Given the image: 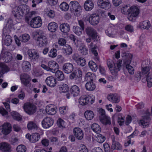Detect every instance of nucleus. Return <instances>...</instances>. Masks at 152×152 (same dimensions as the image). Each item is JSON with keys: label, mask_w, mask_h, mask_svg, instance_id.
<instances>
[{"label": "nucleus", "mask_w": 152, "mask_h": 152, "mask_svg": "<svg viewBox=\"0 0 152 152\" xmlns=\"http://www.w3.org/2000/svg\"><path fill=\"white\" fill-rule=\"evenodd\" d=\"M79 50L83 55H86L88 53V50L86 48V46L84 45H82L80 46Z\"/></svg>", "instance_id": "obj_43"}, {"label": "nucleus", "mask_w": 152, "mask_h": 152, "mask_svg": "<svg viewBox=\"0 0 152 152\" xmlns=\"http://www.w3.org/2000/svg\"><path fill=\"white\" fill-rule=\"evenodd\" d=\"M131 62V60L129 59L125 61L124 62V63L129 73L132 75L134 73V69L133 67L130 65Z\"/></svg>", "instance_id": "obj_22"}, {"label": "nucleus", "mask_w": 152, "mask_h": 152, "mask_svg": "<svg viewBox=\"0 0 152 152\" xmlns=\"http://www.w3.org/2000/svg\"><path fill=\"white\" fill-rule=\"evenodd\" d=\"M69 4L70 10L72 11L78 12L81 9V7L79 3L76 1H71Z\"/></svg>", "instance_id": "obj_15"}, {"label": "nucleus", "mask_w": 152, "mask_h": 152, "mask_svg": "<svg viewBox=\"0 0 152 152\" xmlns=\"http://www.w3.org/2000/svg\"><path fill=\"white\" fill-rule=\"evenodd\" d=\"M57 55V50L54 48L51 49L48 53L49 56L53 58L55 57Z\"/></svg>", "instance_id": "obj_56"}, {"label": "nucleus", "mask_w": 152, "mask_h": 152, "mask_svg": "<svg viewBox=\"0 0 152 152\" xmlns=\"http://www.w3.org/2000/svg\"><path fill=\"white\" fill-rule=\"evenodd\" d=\"M53 124V119L50 117L45 118L42 122V126L45 128H48L50 127Z\"/></svg>", "instance_id": "obj_12"}, {"label": "nucleus", "mask_w": 152, "mask_h": 152, "mask_svg": "<svg viewBox=\"0 0 152 152\" xmlns=\"http://www.w3.org/2000/svg\"><path fill=\"white\" fill-rule=\"evenodd\" d=\"M70 91L73 96H77L79 95L80 93V88L78 86L74 85L71 87Z\"/></svg>", "instance_id": "obj_24"}, {"label": "nucleus", "mask_w": 152, "mask_h": 152, "mask_svg": "<svg viewBox=\"0 0 152 152\" xmlns=\"http://www.w3.org/2000/svg\"><path fill=\"white\" fill-rule=\"evenodd\" d=\"M9 68L5 64L0 62V77L4 73L9 71Z\"/></svg>", "instance_id": "obj_25"}, {"label": "nucleus", "mask_w": 152, "mask_h": 152, "mask_svg": "<svg viewBox=\"0 0 152 152\" xmlns=\"http://www.w3.org/2000/svg\"><path fill=\"white\" fill-rule=\"evenodd\" d=\"M58 28L57 23L55 22L50 23L48 26V30L51 32H55Z\"/></svg>", "instance_id": "obj_32"}, {"label": "nucleus", "mask_w": 152, "mask_h": 152, "mask_svg": "<svg viewBox=\"0 0 152 152\" xmlns=\"http://www.w3.org/2000/svg\"><path fill=\"white\" fill-rule=\"evenodd\" d=\"M99 16L96 14H92L89 17V23L92 25L95 26L97 25L99 22Z\"/></svg>", "instance_id": "obj_14"}, {"label": "nucleus", "mask_w": 152, "mask_h": 152, "mask_svg": "<svg viewBox=\"0 0 152 152\" xmlns=\"http://www.w3.org/2000/svg\"><path fill=\"white\" fill-rule=\"evenodd\" d=\"M63 51L66 56L71 54L72 52V49L71 47L69 45H66L63 48Z\"/></svg>", "instance_id": "obj_31"}, {"label": "nucleus", "mask_w": 152, "mask_h": 152, "mask_svg": "<svg viewBox=\"0 0 152 152\" xmlns=\"http://www.w3.org/2000/svg\"><path fill=\"white\" fill-rule=\"evenodd\" d=\"M41 66L47 71L50 72L52 73H55L58 68V64L53 61H51L48 63V66L44 64H42Z\"/></svg>", "instance_id": "obj_6"}, {"label": "nucleus", "mask_w": 152, "mask_h": 152, "mask_svg": "<svg viewBox=\"0 0 152 152\" xmlns=\"http://www.w3.org/2000/svg\"><path fill=\"white\" fill-rule=\"evenodd\" d=\"M100 120L102 123L106 125L111 124L110 118L107 115L104 117L102 116Z\"/></svg>", "instance_id": "obj_38"}, {"label": "nucleus", "mask_w": 152, "mask_h": 152, "mask_svg": "<svg viewBox=\"0 0 152 152\" xmlns=\"http://www.w3.org/2000/svg\"><path fill=\"white\" fill-rule=\"evenodd\" d=\"M5 38L4 43L7 46L10 45L12 41V38L10 35H7L4 37Z\"/></svg>", "instance_id": "obj_52"}, {"label": "nucleus", "mask_w": 152, "mask_h": 152, "mask_svg": "<svg viewBox=\"0 0 152 152\" xmlns=\"http://www.w3.org/2000/svg\"><path fill=\"white\" fill-rule=\"evenodd\" d=\"M114 31V28H112L111 26H110L108 28L107 30L106 31V33L108 36L113 37H114V35L113 34V33Z\"/></svg>", "instance_id": "obj_54"}, {"label": "nucleus", "mask_w": 152, "mask_h": 152, "mask_svg": "<svg viewBox=\"0 0 152 152\" xmlns=\"http://www.w3.org/2000/svg\"><path fill=\"white\" fill-rule=\"evenodd\" d=\"M150 71L149 67H145L142 69V73L139 72H138L136 75L137 81L141 79L143 83L147 82L149 87H151L152 86V69L151 71L150 72Z\"/></svg>", "instance_id": "obj_1"}, {"label": "nucleus", "mask_w": 152, "mask_h": 152, "mask_svg": "<svg viewBox=\"0 0 152 152\" xmlns=\"http://www.w3.org/2000/svg\"><path fill=\"white\" fill-rule=\"evenodd\" d=\"M97 4L100 8L106 10H109L111 7L110 3L108 0H99Z\"/></svg>", "instance_id": "obj_11"}, {"label": "nucleus", "mask_w": 152, "mask_h": 152, "mask_svg": "<svg viewBox=\"0 0 152 152\" xmlns=\"http://www.w3.org/2000/svg\"><path fill=\"white\" fill-rule=\"evenodd\" d=\"M58 126L60 128H63L64 126V121L61 118H59L57 122Z\"/></svg>", "instance_id": "obj_62"}, {"label": "nucleus", "mask_w": 152, "mask_h": 152, "mask_svg": "<svg viewBox=\"0 0 152 152\" xmlns=\"http://www.w3.org/2000/svg\"><path fill=\"white\" fill-rule=\"evenodd\" d=\"M4 104L7 111L6 110L3 108H0V113L3 115H7L8 113V111H10V107L9 104L7 102L4 103Z\"/></svg>", "instance_id": "obj_28"}, {"label": "nucleus", "mask_w": 152, "mask_h": 152, "mask_svg": "<svg viewBox=\"0 0 152 152\" xmlns=\"http://www.w3.org/2000/svg\"><path fill=\"white\" fill-rule=\"evenodd\" d=\"M28 54L30 58L36 59L39 57V55L34 50H29L28 51Z\"/></svg>", "instance_id": "obj_30"}, {"label": "nucleus", "mask_w": 152, "mask_h": 152, "mask_svg": "<svg viewBox=\"0 0 152 152\" xmlns=\"http://www.w3.org/2000/svg\"><path fill=\"white\" fill-rule=\"evenodd\" d=\"M59 90L62 92L65 93L69 90V88L68 86L66 84H63L60 85L59 86Z\"/></svg>", "instance_id": "obj_49"}, {"label": "nucleus", "mask_w": 152, "mask_h": 152, "mask_svg": "<svg viewBox=\"0 0 152 152\" xmlns=\"http://www.w3.org/2000/svg\"><path fill=\"white\" fill-rule=\"evenodd\" d=\"M45 81L48 86L52 87L55 86L56 84V79L53 77L52 76L47 77Z\"/></svg>", "instance_id": "obj_21"}, {"label": "nucleus", "mask_w": 152, "mask_h": 152, "mask_svg": "<svg viewBox=\"0 0 152 152\" xmlns=\"http://www.w3.org/2000/svg\"><path fill=\"white\" fill-rule=\"evenodd\" d=\"M76 75V76L78 79V83H79L80 81V78L82 76V72L81 70L79 68L76 69L73 72Z\"/></svg>", "instance_id": "obj_47"}, {"label": "nucleus", "mask_w": 152, "mask_h": 152, "mask_svg": "<svg viewBox=\"0 0 152 152\" xmlns=\"http://www.w3.org/2000/svg\"><path fill=\"white\" fill-rule=\"evenodd\" d=\"M91 129L94 132L99 133L101 131L100 126L96 123H94L91 126Z\"/></svg>", "instance_id": "obj_41"}, {"label": "nucleus", "mask_w": 152, "mask_h": 152, "mask_svg": "<svg viewBox=\"0 0 152 152\" xmlns=\"http://www.w3.org/2000/svg\"><path fill=\"white\" fill-rule=\"evenodd\" d=\"M142 113L144 114L142 117V119L139 122V123L143 128L147 127L149 125V123L151 120V116L150 112L148 110H147L145 112H143V110H141Z\"/></svg>", "instance_id": "obj_4"}, {"label": "nucleus", "mask_w": 152, "mask_h": 152, "mask_svg": "<svg viewBox=\"0 0 152 152\" xmlns=\"http://www.w3.org/2000/svg\"><path fill=\"white\" fill-rule=\"evenodd\" d=\"M12 12L15 17L18 18L23 16V12L21 7L19 6H16L12 10Z\"/></svg>", "instance_id": "obj_16"}, {"label": "nucleus", "mask_w": 152, "mask_h": 152, "mask_svg": "<svg viewBox=\"0 0 152 152\" xmlns=\"http://www.w3.org/2000/svg\"><path fill=\"white\" fill-rule=\"evenodd\" d=\"M66 40L64 38H59L58 41V44L60 45H64L66 43Z\"/></svg>", "instance_id": "obj_64"}, {"label": "nucleus", "mask_w": 152, "mask_h": 152, "mask_svg": "<svg viewBox=\"0 0 152 152\" xmlns=\"http://www.w3.org/2000/svg\"><path fill=\"white\" fill-rule=\"evenodd\" d=\"M88 65L90 68L93 71L95 72L97 69L98 67L97 64L92 61H89L88 63Z\"/></svg>", "instance_id": "obj_45"}, {"label": "nucleus", "mask_w": 152, "mask_h": 152, "mask_svg": "<svg viewBox=\"0 0 152 152\" xmlns=\"http://www.w3.org/2000/svg\"><path fill=\"white\" fill-rule=\"evenodd\" d=\"M112 145L111 149L108 143H105L104 144L105 152H110L111 150L113 151L115 149L120 150L121 149V145L118 142L115 141L114 137L112 138Z\"/></svg>", "instance_id": "obj_5"}, {"label": "nucleus", "mask_w": 152, "mask_h": 152, "mask_svg": "<svg viewBox=\"0 0 152 152\" xmlns=\"http://www.w3.org/2000/svg\"><path fill=\"white\" fill-rule=\"evenodd\" d=\"M31 80H21L22 83L25 86L29 88L31 86V84L30 83Z\"/></svg>", "instance_id": "obj_60"}, {"label": "nucleus", "mask_w": 152, "mask_h": 152, "mask_svg": "<svg viewBox=\"0 0 152 152\" xmlns=\"http://www.w3.org/2000/svg\"><path fill=\"white\" fill-rule=\"evenodd\" d=\"M121 56L123 58V59L124 60V62L126 61L129 59L131 60L132 58V56L131 54L128 53H126L125 52H123L121 54Z\"/></svg>", "instance_id": "obj_48"}, {"label": "nucleus", "mask_w": 152, "mask_h": 152, "mask_svg": "<svg viewBox=\"0 0 152 152\" xmlns=\"http://www.w3.org/2000/svg\"><path fill=\"white\" fill-rule=\"evenodd\" d=\"M56 77L58 80H62L64 78V75L63 72L60 70H57L55 72Z\"/></svg>", "instance_id": "obj_40"}, {"label": "nucleus", "mask_w": 152, "mask_h": 152, "mask_svg": "<svg viewBox=\"0 0 152 152\" xmlns=\"http://www.w3.org/2000/svg\"><path fill=\"white\" fill-rule=\"evenodd\" d=\"M60 7L62 10L66 11L69 9V6L66 2H64L61 4L60 5Z\"/></svg>", "instance_id": "obj_53"}, {"label": "nucleus", "mask_w": 152, "mask_h": 152, "mask_svg": "<svg viewBox=\"0 0 152 152\" xmlns=\"http://www.w3.org/2000/svg\"><path fill=\"white\" fill-rule=\"evenodd\" d=\"M12 59L11 54L9 52L2 50L0 57V62H4L6 63L10 61Z\"/></svg>", "instance_id": "obj_8"}, {"label": "nucleus", "mask_w": 152, "mask_h": 152, "mask_svg": "<svg viewBox=\"0 0 152 152\" xmlns=\"http://www.w3.org/2000/svg\"><path fill=\"white\" fill-rule=\"evenodd\" d=\"M60 28L61 32L66 33L69 31L70 26L67 23H63L60 25Z\"/></svg>", "instance_id": "obj_26"}, {"label": "nucleus", "mask_w": 152, "mask_h": 152, "mask_svg": "<svg viewBox=\"0 0 152 152\" xmlns=\"http://www.w3.org/2000/svg\"><path fill=\"white\" fill-rule=\"evenodd\" d=\"M30 38V36L27 34H24L19 37L20 41L23 42H26L28 41Z\"/></svg>", "instance_id": "obj_44"}, {"label": "nucleus", "mask_w": 152, "mask_h": 152, "mask_svg": "<svg viewBox=\"0 0 152 152\" xmlns=\"http://www.w3.org/2000/svg\"><path fill=\"white\" fill-rule=\"evenodd\" d=\"M68 109L67 106H63L59 108V110L61 113L65 114L67 113Z\"/></svg>", "instance_id": "obj_61"}, {"label": "nucleus", "mask_w": 152, "mask_h": 152, "mask_svg": "<svg viewBox=\"0 0 152 152\" xmlns=\"http://www.w3.org/2000/svg\"><path fill=\"white\" fill-rule=\"evenodd\" d=\"M107 98L109 101L114 103H118L120 101L119 97L116 94H110L107 96Z\"/></svg>", "instance_id": "obj_23"}, {"label": "nucleus", "mask_w": 152, "mask_h": 152, "mask_svg": "<svg viewBox=\"0 0 152 152\" xmlns=\"http://www.w3.org/2000/svg\"><path fill=\"white\" fill-rule=\"evenodd\" d=\"M57 108L53 105L50 104L47 105L46 107V111L47 114L50 115H54L56 112Z\"/></svg>", "instance_id": "obj_19"}, {"label": "nucleus", "mask_w": 152, "mask_h": 152, "mask_svg": "<svg viewBox=\"0 0 152 152\" xmlns=\"http://www.w3.org/2000/svg\"><path fill=\"white\" fill-rule=\"evenodd\" d=\"M40 137L39 134L35 133L31 135L30 142L34 143L38 141L40 139Z\"/></svg>", "instance_id": "obj_34"}, {"label": "nucleus", "mask_w": 152, "mask_h": 152, "mask_svg": "<svg viewBox=\"0 0 152 152\" xmlns=\"http://www.w3.org/2000/svg\"><path fill=\"white\" fill-rule=\"evenodd\" d=\"M95 74L90 72L87 73L85 77V80L86 81H93L95 77Z\"/></svg>", "instance_id": "obj_35"}, {"label": "nucleus", "mask_w": 152, "mask_h": 152, "mask_svg": "<svg viewBox=\"0 0 152 152\" xmlns=\"http://www.w3.org/2000/svg\"><path fill=\"white\" fill-rule=\"evenodd\" d=\"M94 7V4L92 1L90 0H87L84 4V8L87 11L91 10Z\"/></svg>", "instance_id": "obj_27"}, {"label": "nucleus", "mask_w": 152, "mask_h": 152, "mask_svg": "<svg viewBox=\"0 0 152 152\" xmlns=\"http://www.w3.org/2000/svg\"><path fill=\"white\" fill-rule=\"evenodd\" d=\"M0 149L4 152H9L11 149V146L7 142H2L0 143Z\"/></svg>", "instance_id": "obj_20"}, {"label": "nucleus", "mask_w": 152, "mask_h": 152, "mask_svg": "<svg viewBox=\"0 0 152 152\" xmlns=\"http://www.w3.org/2000/svg\"><path fill=\"white\" fill-rule=\"evenodd\" d=\"M3 34L2 35V37L3 38H4V37L7 35H9L8 34L10 32V30L7 27H5L4 28L3 30Z\"/></svg>", "instance_id": "obj_58"}, {"label": "nucleus", "mask_w": 152, "mask_h": 152, "mask_svg": "<svg viewBox=\"0 0 152 152\" xmlns=\"http://www.w3.org/2000/svg\"><path fill=\"white\" fill-rule=\"evenodd\" d=\"M23 108L25 112L29 115L34 114L36 111V106L29 102L24 104Z\"/></svg>", "instance_id": "obj_7"}, {"label": "nucleus", "mask_w": 152, "mask_h": 152, "mask_svg": "<svg viewBox=\"0 0 152 152\" xmlns=\"http://www.w3.org/2000/svg\"><path fill=\"white\" fill-rule=\"evenodd\" d=\"M77 64L80 66H85L86 64V61L84 58H80L77 61Z\"/></svg>", "instance_id": "obj_59"}, {"label": "nucleus", "mask_w": 152, "mask_h": 152, "mask_svg": "<svg viewBox=\"0 0 152 152\" xmlns=\"http://www.w3.org/2000/svg\"><path fill=\"white\" fill-rule=\"evenodd\" d=\"M11 114L14 119L18 121L21 120V117L17 112L14 111H12L11 113Z\"/></svg>", "instance_id": "obj_50"}, {"label": "nucleus", "mask_w": 152, "mask_h": 152, "mask_svg": "<svg viewBox=\"0 0 152 152\" xmlns=\"http://www.w3.org/2000/svg\"><path fill=\"white\" fill-rule=\"evenodd\" d=\"M89 99L86 96H82L79 99V103L82 105H85L88 103Z\"/></svg>", "instance_id": "obj_36"}, {"label": "nucleus", "mask_w": 152, "mask_h": 152, "mask_svg": "<svg viewBox=\"0 0 152 152\" xmlns=\"http://www.w3.org/2000/svg\"><path fill=\"white\" fill-rule=\"evenodd\" d=\"M121 11L123 14H128L127 18L131 21H134L135 17L139 13V10L136 6L129 7L127 5L125 6L122 8Z\"/></svg>", "instance_id": "obj_2"}, {"label": "nucleus", "mask_w": 152, "mask_h": 152, "mask_svg": "<svg viewBox=\"0 0 152 152\" xmlns=\"http://www.w3.org/2000/svg\"><path fill=\"white\" fill-rule=\"evenodd\" d=\"M115 66L114 67H113L111 69H110L111 74L114 76V77L118 75V73L120 69H119L115 65H114Z\"/></svg>", "instance_id": "obj_51"}, {"label": "nucleus", "mask_w": 152, "mask_h": 152, "mask_svg": "<svg viewBox=\"0 0 152 152\" xmlns=\"http://www.w3.org/2000/svg\"><path fill=\"white\" fill-rule=\"evenodd\" d=\"M33 34L34 36H37V43L39 46L41 47L47 44L48 43L47 38L45 36L43 35L42 31H35Z\"/></svg>", "instance_id": "obj_3"}, {"label": "nucleus", "mask_w": 152, "mask_h": 152, "mask_svg": "<svg viewBox=\"0 0 152 152\" xmlns=\"http://www.w3.org/2000/svg\"><path fill=\"white\" fill-rule=\"evenodd\" d=\"M27 128L29 130L36 129L37 128V126L35 122L30 121L28 122Z\"/></svg>", "instance_id": "obj_42"}, {"label": "nucleus", "mask_w": 152, "mask_h": 152, "mask_svg": "<svg viewBox=\"0 0 152 152\" xmlns=\"http://www.w3.org/2000/svg\"><path fill=\"white\" fill-rule=\"evenodd\" d=\"M84 116L85 118L88 120L92 119L94 116V114L93 112L90 110H88L85 111L84 113Z\"/></svg>", "instance_id": "obj_37"}, {"label": "nucleus", "mask_w": 152, "mask_h": 152, "mask_svg": "<svg viewBox=\"0 0 152 152\" xmlns=\"http://www.w3.org/2000/svg\"><path fill=\"white\" fill-rule=\"evenodd\" d=\"M42 24V21L39 17L33 18L30 22V25L32 28H37L40 27Z\"/></svg>", "instance_id": "obj_10"}, {"label": "nucleus", "mask_w": 152, "mask_h": 152, "mask_svg": "<svg viewBox=\"0 0 152 152\" xmlns=\"http://www.w3.org/2000/svg\"><path fill=\"white\" fill-rule=\"evenodd\" d=\"M75 136L78 140H81L83 137L84 134L83 130L79 127H75L73 130Z\"/></svg>", "instance_id": "obj_13"}, {"label": "nucleus", "mask_w": 152, "mask_h": 152, "mask_svg": "<svg viewBox=\"0 0 152 152\" xmlns=\"http://www.w3.org/2000/svg\"><path fill=\"white\" fill-rule=\"evenodd\" d=\"M20 78L21 80H31L29 76L26 74L21 75Z\"/></svg>", "instance_id": "obj_63"}, {"label": "nucleus", "mask_w": 152, "mask_h": 152, "mask_svg": "<svg viewBox=\"0 0 152 152\" xmlns=\"http://www.w3.org/2000/svg\"><path fill=\"white\" fill-rule=\"evenodd\" d=\"M11 128V125L10 123H5L2 126L1 131V132L5 135H7L10 132Z\"/></svg>", "instance_id": "obj_18"}, {"label": "nucleus", "mask_w": 152, "mask_h": 152, "mask_svg": "<svg viewBox=\"0 0 152 152\" xmlns=\"http://www.w3.org/2000/svg\"><path fill=\"white\" fill-rule=\"evenodd\" d=\"M86 31L87 35L91 37L93 39L97 40L98 39V38H99L96 31L91 27H88L86 28Z\"/></svg>", "instance_id": "obj_9"}, {"label": "nucleus", "mask_w": 152, "mask_h": 152, "mask_svg": "<svg viewBox=\"0 0 152 152\" xmlns=\"http://www.w3.org/2000/svg\"><path fill=\"white\" fill-rule=\"evenodd\" d=\"M105 138L104 136L102 134H99L96 137V141L99 143L103 142L105 140Z\"/></svg>", "instance_id": "obj_55"}, {"label": "nucleus", "mask_w": 152, "mask_h": 152, "mask_svg": "<svg viewBox=\"0 0 152 152\" xmlns=\"http://www.w3.org/2000/svg\"><path fill=\"white\" fill-rule=\"evenodd\" d=\"M23 68L26 72L30 71L31 69V64L27 61H24L23 63Z\"/></svg>", "instance_id": "obj_39"}, {"label": "nucleus", "mask_w": 152, "mask_h": 152, "mask_svg": "<svg viewBox=\"0 0 152 152\" xmlns=\"http://www.w3.org/2000/svg\"><path fill=\"white\" fill-rule=\"evenodd\" d=\"M150 23L148 20H146L140 23L139 25V27L141 29H148L150 27Z\"/></svg>", "instance_id": "obj_29"}, {"label": "nucleus", "mask_w": 152, "mask_h": 152, "mask_svg": "<svg viewBox=\"0 0 152 152\" xmlns=\"http://www.w3.org/2000/svg\"><path fill=\"white\" fill-rule=\"evenodd\" d=\"M82 28H80L78 26H75L73 27V32L77 35L80 36L82 33Z\"/></svg>", "instance_id": "obj_46"}, {"label": "nucleus", "mask_w": 152, "mask_h": 152, "mask_svg": "<svg viewBox=\"0 0 152 152\" xmlns=\"http://www.w3.org/2000/svg\"><path fill=\"white\" fill-rule=\"evenodd\" d=\"M73 66L72 64L68 63L64 64L62 66V69L67 74L71 73L73 70Z\"/></svg>", "instance_id": "obj_17"}, {"label": "nucleus", "mask_w": 152, "mask_h": 152, "mask_svg": "<svg viewBox=\"0 0 152 152\" xmlns=\"http://www.w3.org/2000/svg\"><path fill=\"white\" fill-rule=\"evenodd\" d=\"M26 150V146L23 145H18L16 148L17 152H25Z\"/></svg>", "instance_id": "obj_57"}, {"label": "nucleus", "mask_w": 152, "mask_h": 152, "mask_svg": "<svg viewBox=\"0 0 152 152\" xmlns=\"http://www.w3.org/2000/svg\"><path fill=\"white\" fill-rule=\"evenodd\" d=\"M85 87L87 90L89 91H92L95 89L96 85L92 81H89L88 82L86 83Z\"/></svg>", "instance_id": "obj_33"}]
</instances>
